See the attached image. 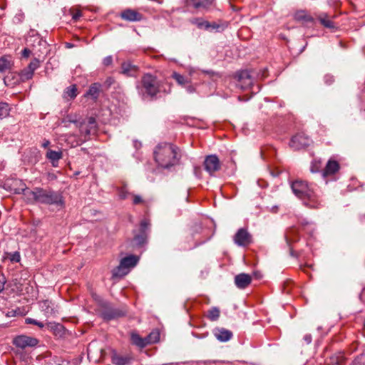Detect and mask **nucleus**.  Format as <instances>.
<instances>
[{
  "label": "nucleus",
  "mask_w": 365,
  "mask_h": 365,
  "mask_svg": "<svg viewBox=\"0 0 365 365\" xmlns=\"http://www.w3.org/2000/svg\"><path fill=\"white\" fill-rule=\"evenodd\" d=\"M304 341H306V343L307 344H310L312 342V335L311 334H306L304 336Z\"/></svg>",
  "instance_id": "49"
},
{
  "label": "nucleus",
  "mask_w": 365,
  "mask_h": 365,
  "mask_svg": "<svg viewBox=\"0 0 365 365\" xmlns=\"http://www.w3.org/2000/svg\"><path fill=\"white\" fill-rule=\"evenodd\" d=\"M190 22L192 24H195L198 26V28H202L205 27L206 29H208L210 27L216 28L215 25L211 26L210 24L208 21H203L202 19L199 18H194L190 20Z\"/></svg>",
  "instance_id": "27"
},
{
  "label": "nucleus",
  "mask_w": 365,
  "mask_h": 365,
  "mask_svg": "<svg viewBox=\"0 0 365 365\" xmlns=\"http://www.w3.org/2000/svg\"><path fill=\"white\" fill-rule=\"evenodd\" d=\"M236 78L237 79V87L242 90L250 88L253 83L250 72L247 70L238 72L236 75Z\"/></svg>",
  "instance_id": "7"
},
{
  "label": "nucleus",
  "mask_w": 365,
  "mask_h": 365,
  "mask_svg": "<svg viewBox=\"0 0 365 365\" xmlns=\"http://www.w3.org/2000/svg\"><path fill=\"white\" fill-rule=\"evenodd\" d=\"M9 106L4 102H0V119H3L9 115Z\"/></svg>",
  "instance_id": "34"
},
{
  "label": "nucleus",
  "mask_w": 365,
  "mask_h": 365,
  "mask_svg": "<svg viewBox=\"0 0 365 365\" xmlns=\"http://www.w3.org/2000/svg\"><path fill=\"white\" fill-rule=\"evenodd\" d=\"M238 99H239L240 101H242V98H241V96H238Z\"/></svg>",
  "instance_id": "59"
},
{
  "label": "nucleus",
  "mask_w": 365,
  "mask_h": 365,
  "mask_svg": "<svg viewBox=\"0 0 365 365\" xmlns=\"http://www.w3.org/2000/svg\"><path fill=\"white\" fill-rule=\"evenodd\" d=\"M322 161L320 160H314L312 162L310 170L312 173H318L321 170Z\"/></svg>",
  "instance_id": "36"
},
{
  "label": "nucleus",
  "mask_w": 365,
  "mask_h": 365,
  "mask_svg": "<svg viewBox=\"0 0 365 365\" xmlns=\"http://www.w3.org/2000/svg\"><path fill=\"white\" fill-rule=\"evenodd\" d=\"M6 282V280L5 276L0 272V293L4 289Z\"/></svg>",
  "instance_id": "42"
},
{
  "label": "nucleus",
  "mask_w": 365,
  "mask_h": 365,
  "mask_svg": "<svg viewBox=\"0 0 365 365\" xmlns=\"http://www.w3.org/2000/svg\"><path fill=\"white\" fill-rule=\"evenodd\" d=\"M120 16L122 19L128 21H140L143 19V15L140 13L131 9L123 11Z\"/></svg>",
  "instance_id": "13"
},
{
  "label": "nucleus",
  "mask_w": 365,
  "mask_h": 365,
  "mask_svg": "<svg viewBox=\"0 0 365 365\" xmlns=\"http://www.w3.org/2000/svg\"><path fill=\"white\" fill-rule=\"evenodd\" d=\"M364 327H365V319H364Z\"/></svg>",
  "instance_id": "60"
},
{
  "label": "nucleus",
  "mask_w": 365,
  "mask_h": 365,
  "mask_svg": "<svg viewBox=\"0 0 365 365\" xmlns=\"http://www.w3.org/2000/svg\"><path fill=\"white\" fill-rule=\"evenodd\" d=\"M212 2V0H185L187 6L198 10L207 9L211 5Z\"/></svg>",
  "instance_id": "17"
},
{
  "label": "nucleus",
  "mask_w": 365,
  "mask_h": 365,
  "mask_svg": "<svg viewBox=\"0 0 365 365\" xmlns=\"http://www.w3.org/2000/svg\"><path fill=\"white\" fill-rule=\"evenodd\" d=\"M159 339L160 334L158 331H152L148 336H146L148 344L158 341Z\"/></svg>",
  "instance_id": "35"
},
{
  "label": "nucleus",
  "mask_w": 365,
  "mask_h": 365,
  "mask_svg": "<svg viewBox=\"0 0 365 365\" xmlns=\"http://www.w3.org/2000/svg\"><path fill=\"white\" fill-rule=\"evenodd\" d=\"M31 53V50L27 48H25L22 51V56L24 57V58H28L30 56Z\"/></svg>",
  "instance_id": "46"
},
{
  "label": "nucleus",
  "mask_w": 365,
  "mask_h": 365,
  "mask_svg": "<svg viewBox=\"0 0 365 365\" xmlns=\"http://www.w3.org/2000/svg\"><path fill=\"white\" fill-rule=\"evenodd\" d=\"M114 83V79L112 78V77H109L108 78L106 81H105V84L109 87L113 83Z\"/></svg>",
  "instance_id": "48"
},
{
  "label": "nucleus",
  "mask_w": 365,
  "mask_h": 365,
  "mask_svg": "<svg viewBox=\"0 0 365 365\" xmlns=\"http://www.w3.org/2000/svg\"><path fill=\"white\" fill-rule=\"evenodd\" d=\"M153 154L155 162L164 168L177 165L181 158L179 148L167 143H159L155 147Z\"/></svg>",
  "instance_id": "2"
},
{
  "label": "nucleus",
  "mask_w": 365,
  "mask_h": 365,
  "mask_svg": "<svg viewBox=\"0 0 365 365\" xmlns=\"http://www.w3.org/2000/svg\"><path fill=\"white\" fill-rule=\"evenodd\" d=\"M138 262L135 255H128L120 259L119 265L112 272L113 277H123L129 272L130 268L134 267Z\"/></svg>",
  "instance_id": "5"
},
{
  "label": "nucleus",
  "mask_w": 365,
  "mask_h": 365,
  "mask_svg": "<svg viewBox=\"0 0 365 365\" xmlns=\"http://www.w3.org/2000/svg\"><path fill=\"white\" fill-rule=\"evenodd\" d=\"M309 139L302 134H297L292 137L289 146L294 150L304 148L309 145Z\"/></svg>",
  "instance_id": "12"
},
{
  "label": "nucleus",
  "mask_w": 365,
  "mask_h": 365,
  "mask_svg": "<svg viewBox=\"0 0 365 365\" xmlns=\"http://www.w3.org/2000/svg\"><path fill=\"white\" fill-rule=\"evenodd\" d=\"M252 282V277L245 273H241L235 276V283L239 289L247 287Z\"/></svg>",
  "instance_id": "14"
},
{
  "label": "nucleus",
  "mask_w": 365,
  "mask_h": 365,
  "mask_svg": "<svg viewBox=\"0 0 365 365\" xmlns=\"http://www.w3.org/2000/svg\"><path fill=\"white\" fill-rule=\"evenodd\" d=\"M172 78L175 80V81L182 86H185L187 84L190 83V79L185 78L184 76L177 73L173 72L172 74Z\"/></svg>",
  "instance_id": "25"
},
{
  "label": "nucleus",
  "mask_w": 365,
  "mask_h": 365,
  "mask_svg": "<svg viewBox=\"0 0 365 365\" xmlns=\"http://www.w3.org/2000/svg\"><path fill=\"white\" fill-rule=\"evenodd\" d=\"M319 20L322 25L328 29H334L335 27L334 22L329 19L327 14L319 16Z\"/></svg>",
  "instance_id": "32"
},
{
  "label": "nucleus",
  "mask_w": 365,
  "mask_h": 365,
  "mask_svg": "<svg viewBox=\"0 0 365 365\" xmlns=\"http://www.w3.org/2000/svg\"><path fill=\"white\" fill-rule=\"evenodd\" d=\"M351 365H365V352L357 356L353 361Z\"/></svg>",
  "instance_id": "37"
},
{
  "label": "nucleus",
  "mask_w": 365,
  "mask_h": 365,
  "mask_svg": "<svg viewBox=\"0 0 365 365\" xmlns=\"http://www.w3.org/2000/svg\"><path fill=\"white\" fill-rule=\"evenodd\" d=\"M111 360L115 365H128L132 361L133 358L129 355H120L114 352L111 356Z\"/></svg>",
  "instance_id": "18"
},
{
  "label": "nucleus",
  "mask_w": 365,
  "mask_h": 365,
  "mask_svg": "<svg viewBox=\"0 0 365 365\" xmlns=\"http://www.w3.org/2000/svg\"><path fill=\"white\" fill-rule=\"evenodd\" d=\"M102 307L103 310L101 312V316L105 320L110 321L125 314L123 311L113 308L107 302H103Z\"/></svg>",
  "instance_id": "8"
},
{
  "label": "nucleus",
  "mask_w": 365,
  "mask_h": 365,
  "mask_svg": "<svg viewBox=\"0 0 365 365\" xmlns=\"http://www.w3.org/2000/svg\"><path fill=\"white\" fill-rule=\"evenodd\" d=\"M143 202V198L140 195H134L133 203L134 205H138Z\"/></svg>",
  "instance_id": "44"
},
{
  "label": "nucleus",
  "mask_w": 365,
  "mask_h": 365,
  "mask_svg": "<svg viewBox=\"0 0 365 365\" xmlns=\"http://www.w3.org/2000/svg\"><path fill=\"white\" fill-rule=\"evenodd\" d=\"M150 228V223L147 220H143L141 221L140 225V232H148Z\"/></svg>",
  "instance_id": "39"
},
{
  "label": "nucleus",
  "mask_w": 365,
  "mask_h": 365,
  "mask_svg": "<svg viewBox=\"0 0 365 365\" xmlns=\"http://www.w3.org/2000/svg\"><path fill=\"white\" fill-rule=\"evenodd\" d=\"M13 66L12 61L11 57L4 56L0 58V72L5 73L9 70H11Z\"/></svg>",
  "instance_id": "23"
},
{
  "label": "nucleus",
  "mask_w": 365,
  "mask_h": 365,
  "mask_svg": "<svg viewBox=\"0 0 365 365\" xmlns=\"http://www.w3.org/2000/svg\"><path fill=\"white\" fill-rule=\"evenodd\" d=\"M234 241L238 246L245 247L252 242V236L247 230L240 228L235 234Z\"/></svg>",
  "instance_id": "11"
},
{
  "label": "nucleus",
  "mask_w": 365,
  "mask_h": 365,
  "mask_svg": "<svg viewBox=\"0 0 365 365\" xmlns=\"http://www.w3.org/2000/svg\"><path fill=\"white\" fill-rule=\"evenodd\" d=\"M13 344L19 349H24L27 347H34L38 344V339L27 335H18L12 340Z\"/></svg>",
  "instance_id": "6"
},
{
  "label": "nucleus",
  "mask_w": 365,
  "mask_h": 365,
  "mask_svg": "<svg viewBox=\"0 0 365 365\" xmlns=\"http://www.w3.org/2000/svg\"><path fill=\"white\" fill-rule=\"evenodd\" d=\"M187 85V86L185 88L187 93H192L195 91V87L192 85H191L190 83Z\"/></svg>",
  "instance_id": "47"
},
{
  "label": "nucleus",
  "mask_w": 365,
  "mask_h": 365,
  "mask_svg": "<svg viewBox=\"0 0 365 365\" xmlns=\"http://www.w3.org/2000/svg\"><path fill=\"white\" fill-rule=\"evenodd\" d=\"M205 170L210 175L220 169V162L216 155H210L205 158L204 161Z\"/></svg>",
  "instance_id": "9"
},
{
  "label": "nucleus",
  "mask_w": 365,
  "mask_h": 365,
  "mask_svg": "<svg viewBox=\"0 0 365 365\" xmlns=\"http://www.w3.org/2000/svg\"><path fill=\"white\" fill-rule=\"evenodd\" d=\"M204 73H207V74H211V73H213L212 71H203Z\"/></svg>",
  "instance_id": "56"
},
{
  "label": "nucleus",
  "mask_w": 365,
  "mask_h": 365,
  "mask_svg": "<svg viewBox=\"0 0 365 365\" xmlns=\"http://www.w3.org/2000/svg\"><path fill=\"white\" fill-rule=\"evenodd\" d=\"M131 341L133 344L140 348H144L148 344L146 337L142 338L139 334L135 333L131 334Z\"/></svg>",
  "instance_id": "24"
},
{
  "label": "nucleus",
  "mask_w": 365,
  "mask_h": 365,
  "mask_svg": "<svg viewBox=\"0 0 365 365\" xmlns=\"http://www.w3.org/2000/svg\"><path fill=\"white\" fill-rule=\"evenodd\" d=\"M101 86V84L98 83L91 84L84 96L91 97L92 99L96 100L100 93Z\"/></svg>",
  "instance_id": "22"
},
{
  "label": "nucleus",
  "mask_w": 365,
  "mask_h": 365,
  "mask_svg": "<svg viewBox=\"0 0 365 365\" xmlns=\"http://www.w3.org/2000/svg\"><path fill=\"white\" fill-rule=\"evenodd\" d=\"M50 303H51V302H48V301H47V300H46V301L43 302V306H42V307H46V309H48V307H49V304H50Z\"/></svg>",
  "instance_id": "55"
},
{
  "label": "nucleus",
  "mask_w": 365,
  "mask_h": 365,
  "mask_svg": "<svg viewBox=\"0 0 365 365\" xmlns=\"http://www.w3.org/2000/svg\"><path fill=\"white\" fill-rule=\"evenodd\" d=\"M49 145H50V141H49V140H45L43 141V143H42V146H43V148H47Z\"/></svg>",
  "instance_id": "54"
},
{
  "label": "nucleus",
  "mask_w": 365,
  "mask_h": 365,
  "mask_svg": "<svg viewBox=\"0 0 365 365\" xmlns=\"http://www.w3.org/2000/svg\"><path fill=\"white\" fill-rule=\"evenodd\" d=\"M39 60L37 58H34L33 61L30 62V63L28 65L26 68H25L21 71L19 74L20 79L22 81H26L31 79L34 76V71L37 69L39 67Z\"/></svg>",
  "instance_id": "10"
},
{
  "label": "nucleus",
  "mask_w": 365,
  "mask_h": 365,
  "mask_svg": "<svg viewBox=\"0 0 365 365\" xmlns=\"http://www.w3.org/2000/svg\"><path fill=\"white\" fill-rule=\"evenodd\" d=\"M294 18L298 21H304L305 22H312L313 21L312 17L307 14L304 11H299L296 12Z\"/></svg>",
  "instance_id": "31"
},
{
  "label": "nucleus",
  "mask_w": 365,
  "mask_h": 365,
  "mask_svg": "<svg viewBox=\"0 0 365 365\" xmlns=\"http://www.w3.org/2000/svg\"><path fill=\"white\" fill-rule=\"evenodd\" d=\"M16 314V310H11V311H9L7 313H6V317H15Z\"/></svg>",
  "instance_id": "51"
},
{
  "label": "nucleus",
  "mask_w": 365,
  "mask_h": 365,
  "mask_svg": "<svg viewBox=\"0 0 365 365\" xmlns=\"http://www.w3.org/2000/svg\"><path fill=\"white\" fill-rule=\"evenodd\" d=\"M339 168L340 166L337 161L329 160L327 162L324 169L322 170V176L325 178L329 175H332L339 171Z\"/></svg>",
  "instance_id": "15"
},
{
  "label": "nucleus",
  "mask_w": 365,
  "mask_h": 365,
  "mask_svg": "<svg viewBox=\"0 0 365 365\" xmlns=\"http://www.w3.org/2000/svg\"><path fill=\"white\" fill-rule=\"evenodd\" d=\"M64 123L65 127H68V123H74L76 127H79L81 128V122H80L76 116H72L71 115H68L62 121Z\"/></svg>",
  "instance_id": "30"
},
{
  "label": "nucleus",
  "mask_w": 365,
  "mask_h": 365,
  "mask_svg": "<svg viewBox=\"0 0 365 365\" xmlns=\"http://www.w3.org/2000/svg\"><path fill=\"white\" fill-rule=\"evenodd\" d=\"M327 363L328 365H345L346 358L344 353H336L327 359Z\"/></svg>",
  "instance_id": "21"
},
{
  "label": "nucleus",
  "mask_w": 365,
  "mask_h": 365,
  "mask_svg": "<svg viewBox=\"0 0 365 365\" xmlns=\"http://www.w3.org/2000/svg\"><path fill=\"white\" fill-rule=\"evenodd\" d=\"M46 157L51 163L53 167L58 165V160L63 158L62 151H56L48 149L46 152Z\"/></svg>",
  "instance_id": "20"
},
{
  "label": "nucleus",
  "mask_w": 365,
  "mask_h": 365,
  "mask_svg": "<svg viewBox=\"0 0 365 365\" xmlns=\"http://www.w3.org/2000/svg\"><path fill=\"white\" fill-rule=\"evenodd\" d=\"M334 77L331 75L327 74L324 76V81L325 83L327 85H331L334 82Z\"/></svg>",
  "instance_id": "45"
},
{
  "label": "nucleus",
  "mask_w": 365,
  "mask_h": 365,
  "mask_svg": "<svg viewBox=\"0 0 365 365\" xmlns=\"http://www.w3.org/2000/svg\"><path fill=\"white\" fill-rule=\"evenodd\" d=\"M121 70L122 73L127 76H135L138 73V67L130 61H125L122 63Z\"/></svg>",
  "instance_id": "19"
},
{
  "label": "nucleus",
  "mask_w": 365,
  "mask_h": 365,
  "mask_svg": "<svg viewBox=\"0 0 365 365\" xmlns=\"http://www.w3.org/2000/svg\"><path fill=\"white\" fill-rule=\"evenodd\" d=\"M81 16V12L78 11L73 14V19L77 21Z\"/></svg>",
  "instance_id": "50"
},
{
  "label": "nucleus",
  "mask_w": 365,
  "mask_h": 365,
  "mask_svg": "<svg viewBox=\"0 0 365 365\" xmlns=\"http://www.w3.org/2000/svg\"><path fill=\"white\" fill-rule=\"evenodd\" d=\"M147 238H148L147 232H140L139 234L135 235L133 240L138 245L141 246L146 242Z\"/></svg>",
  "instance_id": "33"
},
{
  "label": "nucleus",
  "mask_w": 365,
  "mask_h": 365,
  "mask_svg": "<svg viewBox=\"0 0 365 365\" xmlns=\"http://www.w3.org/2000/svg\"><path fill=\"white\" fill-rule=\"evenodd\" d=\"M10 261L12 262H19L21 259V256L19 252H14L11 254H9Z\"/></svg>",
  "instance_id": "41"
},
{
  "label": "nucleus",
  "mask_w": 365,
  "mask_h": 365,
  "mask_svg": "<svg viewBox=\"0 0 365 365\" xmlns=\"http://www.w3.org/2000/svg\"><path fill=\"white\" fill-rule=\"evenodd\" d=\"M64 98L68 97L70 99H74L77 96L76 85H71L67 87L63 93Z\"/></svg>",
  "instance_id": "29"
},
{
  "label": "nucleus",
  "mask_w": 365,
  "mask_h": 365,
  "mask_svg": "<svg viewBox=\"0 0 365 365\" xmlns=\"http://www.w3.org/2000/svg\"><path fill=\"white\" fill-rule=\"evenodd\" d=\"M67 47L71 48V47H72V45L70 43H68Z\"/></svg>",
  "instance_id": "58"
},
{
  "label": "nucleus",
  "mask_w": 365,
  "mask_h": 365,
  "mask_svg": "<svg viewBox=\"0 0 365 365\" xmlns=\"http://www.w3.org/2000/svg\"><path fill=\"white\" fill-rule=\"evenodd\" d=\"M137 89L143 97L148 96L153 98L159 92L158 81L155 76L147 73L143 76Z\"/></svg>",
  "instance_id": "4"
},
{
  "label": "nucleus",
  "mask_w": 365,
  "mask_h": 365,
  "mask_svg": "<svg viewBox=\"0 0 365 365\" xmlns=\"http://www.w3.org/2000/svg\"><path fill=\"white\" fill-rule=\"evenodd\" d=\"M89 123H90L91 124H93V119H92V118H91V119H90Z\"/></svg>",
  "instance_id": "57"
},
{
  "label": "nucleus",
  "mask_w": 365,
  "mask_h": 365,
  "mask_svg": "<svg viewBox=\"0 0 365 365\" xmlns=\"http://www.w3.org/2000/svg\"><path fill=\"white\" fill-rule=\"evenodd\" d=\"M26 323L29 324H34L38 326L40 328L44 327V324L43 322H38L34 319L27 318L26 319Z\"/></svg>",
  "instance_id": "40"
},
{
  "label": "nucleus",
  "mask_w": 365,
  "mask_h": 365,
  "mask_svg": "<svg viewBox=\"0 0 365 365\" xmlns=\"http://www.w3.org/2000/svg\"><path fill=\"white\" fill-rule=\"evenodd\" d=\"M10 190L16 194L22 193L25 200L30 204L54 205L60 209L65 205L63 197L60 192L38 187L30 190L21 180H14L11 183Z\"/></svg>",
  "instance_id": "1"
},
{
  "label": "nucleus",
  "mask_w": 365,
  "mask_h": 365,
  "mask_svg": "<svg viewBox=\"0 0 365 365\" xmlns=\"http://www.w3.org/2000/svg\"><path fill=\"white\" fill-rule=\"evenodd\" d=\"M4 83L7 86L12 84L11 83H10V76H6V77H4Z\"/></svg>",
  "instance_id": "53"
},
{
  "label": "nucleus",
  "mask_w": 365,
  "mask_h": 365,
  "mask_svg": "<svg viewBox=\"0 0 365 365\" xmlns=\"http://www.w3.org/2000/svg\"><path fill=\"white\" fill-rule=\"evenodd\" d=\"M113 63V57L111 56H108L103 60V63L104 66H110Z\"/></svg>",
  "instance_id": "43"
},
{
  "label": "nucleus",
  "mask_w": 365,
  "mask_h": 365,
  "mask_svg": "<svg viewBox=\"0 0 365 365\" xmlns=\"http://www.w3.org/2000/svg\"><path fill=\"white\" fill-rule=\"evenodd\" d=\"M213 334L217 340L222 342L227 341L232 337V332L225 328H216Z\"/></svg>",
  "instance_id": "16"
},
{
  "label": "nucleus",
  "mask_w": 365,
  "mask_h": 365,
  "mask_svg": "<svg viewBox=\"0 0 365 365\" xmlns=\"http://www.w3.org/2000/svg\"><path fill=\"white\" fill-rule=\"evenodd\" d=\"M220 314V311L219 308L216 307H211L207 313V317L212 322L217 321Z\"/></svg>",
  "instance_id": "26"
},
{
  "label": "nucleus",
  "mask_w": 365,
  "mask_h": 365,
  "mask_svg": "<svg viewBox=\"0 0 365 365\" xmlns=\"http://www.w3.org/2000/svg\"><path fill=\"white\" fill-rule=\"evenodd\" d=\"M291 187L297 197L302 200L307 199L309 201V202H305V205L312 207H317V196L311 185H309L305 181L297 180L292 183Z\"/></svg>",
  "instance_id": "3"
},
{
  "label": "nucleus",
  "mask_w": 365,
  "mask_h": 365,
  "mask_svg": "<svg viewBox=\"0 0 365 365\" xmlns=\"http://www.w3.org/2000/svg\"><path fill=\"white\" fill-rule=\"evenodd\" d=\"M130 195L126 186H123L119 190V197L122 200L128 198Z\"/></svg>",
  "instance_id": "38"
},
{
  "label": "nucleus",
  "mask_w": 365,
  "mask_h": 365,
  "mask_svg": "<svg viewBox=\"0 0 365 365\" xmlns=\"http://www.w3.org/2000/svg\"><path fill=\"white\" fill-rule=\"evenodd\" d=\"M80 130H81V133H85L86 135H90V130H88L87 128H86L84 130L82 123H81V128H80Z\"/></svg>",
  "instance_id": "52"
},
{
  "label": "nucleus",
  "mask_w": 365,
  "mask_h": 365,
  "mask_svg": "<svg viewBox=\"0 0 365 365\" xmlns=\"http://www.w3.org/2000/svg\"><path fill=\"white\" fill-rule=\"evenodd\" d=\"M297 240V233L295 229H290L285 235V240L289 246Z\"/></svg>",
  "instance_id": "28"
}]
</instances>
